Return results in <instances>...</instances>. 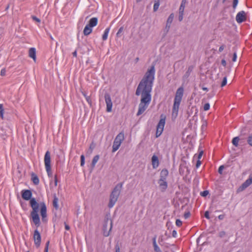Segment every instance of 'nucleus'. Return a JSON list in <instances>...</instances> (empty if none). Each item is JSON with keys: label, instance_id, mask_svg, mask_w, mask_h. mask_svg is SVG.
<instances>
[{"label": "nucleus", "instance_id": "20", "mask_svg": "<svg viewBox=\"0 0 252 252\" xmlns=\"http://www.w3.org/2000/svg\"><path fill=\"white\" fill-rule=\"evenodd\" d=\"M153 246L154 251L155 252H161V251L160 250V248L158 246L157 243H156V237H154L153 238Z\"/></svg>", "mask_w": 252, "mask_h": 252}, {"label": "nucleus", "instance_id": "15", "mask_svg": "<svg viewBox=\"0 0 252 252\" xmlns=\"http://www.w3.org/2000/svg\"><path fill=\"white\" fill-rule=\"evenodd\" d=\"M29 56L32 58L34 62H36V49L35 48L32 47L30 48L29 50Z\"/></svg>", "mask_w": 252, "mask_h": 252}, {"label": "nucleus", "instance_id": "49", "mask_svg": "<svg viewBox=\"0 0 252 252\" xmlns=\"http://www.w3.org/2000/svg\"><path fill=\"white\" fill-rule=\"evenodd\" d=\"M224 47L225 46L224 45H222L221 46H220L219 49V52H221L224 49Z\"/></svg>", "mask_w": 252, "mask_h": 252}, {"label": "nucleus", "instance_id": "47", "mask_svg": "<svg viewBox=\"0 0 252 252\" xmlns=\"http://www.w3.org/2000/svg\"><path fill=\"white\" fill-rule=\"evenodd\" d=\"M116 252H120V248L118 245L115 246Z\"/></svg>", "mask_w": 252, "mask_h": 252}, {"label": "nucleus", "instance_id": "51", "mask_svg": "<svg viewBox=\"0 0 252 252\" xmlns=\"http://www.w3.org/2000/svg\"><path fill=\"white\" fill-rule=\"evenodd\" d=\"M203 153V151H201L199 152V154H198V159H200L201 158V157H202V156Z\"/></svg>", "mask_w": 252, "mask_h": 252}, {"label": "nucleus", "instance_id": "7", "mask_svg": "<svg viewBox=\"0 0 252 252\" xmlns=\"http://www.w3.org/2000/svg\"><path fill=\"white\" fill-rule=\"evenodd\" d=\"M124 140V134L122 132L119 133L116 137L113 142L112 152H115L119 148Z\"/></svg>", "mask_w": 252, "mask_h": 252}, {"label": "nucleus", "instance_id": "33", "mask_svg": "<svg viewBox=\"0 0 252 252\" xmlns=\"http://www.w3.org/2000/svg\"><path fill=\"white\" fill-rule=\"evenodd\" d=\"M247 141H248V144L250 146H252V134L250 135L248 137Z\"/></svg>", "mask_w": 252, "mask_h": 252}, {"label": "nucleus", "instance_id": "25", "mask_svg": "<svg viewBox=\"0 0 252 252\" xmlns=\"http://www.w3.org/2000/svg\"><path fill=\"white\" fill-rule=\"evenodd\" d=\"M58 201H59L58 198L56 196H55L54 197L53 204L54 207L56 210H58L59 209Z\"/></svg>", "mask_w": 252, "mask_h": 252}, {"label": "nucleus", "instance_id": "3", "mask_svg": "<svg viewBox=\"0 0 252 252\" xmlns=\"http://www.w3.org/2000/svg\"><path fill=\"white\" fill-rule=\"evenodd\" d=\"M184 88L183 87H180L177 89L176 92L173 106L172 115H174L175 116H177L179 106L182 100Z\"/></svg>", "mask_w": 252, "mask_h": 252}, {"label": "nucleus", "instance_id": "58", "mask_svg": "<svg viewBox=\"0 0 252 252\" xmlns=\"http://www.w3.org/2000/svg\"><path fill=\"white\" fill-rule=\"evenodd\" d=\"M57 183H58V180H57V176L56 175L55 177V186H57Z\"/></svg>", "mask_w": 252, "mask_h": 252}, {"label": "nucleus", "instance_id": "19", "mask_svg": "<svg viewBox=\"0 0 252 252\" xmlns=\"http://www.w3.org/2000/svg\"><path fill=\"white\" fill-rule=\"evenodd\" d=\"M252 184V182L250 181L248 179L241 185L240 189L241 190H243L248 187L250 185Z\"/></svg>", "mask_w": 252, "mask_h": 252}, {"label": "nucleus", "instance_id": "10", "mask_svg": "<svg viewBox=\"0 0 252 252\" xmlns=\"http://www.w3.org/2000/svg\"><path fill=\"white\" fill-rule=\"evenodd\" d=\"M155 73V64L153 63L150 68L148 69L143 79H154Z\"/></svg>", "mask_w": 252, "mask_h": 252}, {"label": "nucleus", "instance_id": "14", "mask_svg": "<svg viewBox=\"0 0 252 252\" xmlns=\"http://www.w3.org/2000/svg\"><path fill=\"white\" fill-rule=\"evenodd\" d=\"M32 195V193L30 190H23L22 192V197L24 199L26 200H29L30 199Z\"/></svg>", "mask_w": 252, "mask_h": 252}, {"label": "nucleus", "instance_id": "28", "mask_svg": "<svg viewBox=\"0 0 252 252\" xmlns=\"http://www.w3.org/2000/svg\"><path fill=\"white\" fill-rule=\"evenodd\" d=\"M239 141V138L238 137H235L233 138L232 141V144L236 147H237L238 145V142Z\"/></svg>", "mask_w": 252, "mask_h": 252}, {"label": "nucleus", "instance_id": "11", "mask_svg": "<svg viewBox=\"0 0 252 252\" xmlns=\"http://www.w3.org/2000/svg\"><path fill=\"white\" fill-rule=\"evenodd\" d=\"M247 19L246 13L244 11L239 12L236 16V20L238 23H242Z\"/></svg>", "mask_w": 252, "mask_h": 252}, {"label": "nucleus", "instance_id": "37", "mask_svg": "<svg viewBox=\"0 0 252 252\" xmlns=\"http://www.w3.org/2000/svg\"><path fill=\"white\" fill-rule=\"evenodd\" d=\"M209 194V191L208 190H204L203 192H201V195L202 196H206Z\"/></svg>", "mask_w": 252, "mask_h": 252}, {"label": "nucleus", "instance_id": "2", "mask_svg": "<svg viewBox=\"0 0 252 252\" xmlns=\"http://www.w3.org/2000/svg\"><path fill=\"white\" fill-rule=\"evenodd\" d=\"M31 206L32 208V211L31 215L34 223L38 226L40 224V219L38 214V208L40 207V214L42 217V220L44 221L46 217V206L44 202H42L38 204L34 198H31L30 200Z\"/></svg>", "mask_w": 252, "mask_h": 252}, {"label": "nucleus", "instance_id": "16", "mask_svg": "<svg viewBox=\"0 0 252 252\" xmlns=\"http://www.w3.org/2000/svg\"><path fill=\"white\" fill-rule=\"evenodd\" d=\"M174 17V14L173 13H171L169 16V17H168V18L167 19V22H166V29H167V31H168V30L170 29L171 24V23H172V21L173 20Z\"/></svg>", "mask_w": 252, "mask_h": 252}, {"label": "nucleus", "instance_id": "38", "mask_svg": "<svg viewBox=\"0 0 252 252\" xmlns=\"http://www.w3.org/2000/svg\"><path fill=\"white\" fill-rule=\"evenodd\" d=\"M88 103L91 105H92V100L91 99V97L90 96H86V98H85Z\"/></svg>", "mask_w": 252, "mask_h": 252}, {"label": "nucleus", "instance_id": "34", "mask_svg": "<svg viewBox=\"0 0 252 252\" xmlns=\"http://www.w3.org/2000/svg\"><path fill=\"white\" fill-rule=\"evenodd\" d=\"M238 3V0H233L232 3V7L234 9L236 8V6Z\"/></svg>", "mask_w": 252, "mask_h": 252}, {"label": "nucleus", "instance_id": "23", "mask_svg": "<svg viewBox=\"0 0 252 252\" xmlns=\"http://www.w3.org/2000/svg\"><path fill=\"white\" fill-rule=\"evenodd\" d=\"M193 66L192 65L189 66L188 67V70L187 71V72L184 74V78H188L191 72H192V71L193 70Z\"/></svg>", "mask_w": 252, "mask_h": 252}, {"label": "nucleus", "instance_id": "8", "mask_svg": "<svg viewBox=\"0 0 252 252\" xmlns=\"http://www.w3.org/2000/svg\"><path fill=\"white\" fill-rule=\"evenodd\" d=\"M44 161L46 170L48 175L49 177L52 176L51 168V155L49 151H47L45 154Z\"/></svg>", "mask_w": 252, "mask_h": 252}, {"label": "nucleus", "instance_id": "17", "mask_svg": "<svg viewBox=\"0 0 252 252\" xmlns=\"http://www.w3.org/2000/svg\"><path fill=\"white\" fill-rule=\"evenodd\" d=\"M98 23V19L96 17H93L91 18L89 21V23L87 24L88 26L93 28L94 26H96Z\"/></svg>", "mask_w": 252, "mask_h": 252}, {"label": "nucleus", "instance_id": "1", "mask_svg": "<svg viewBox=\"0 0 252 252\" xmlns=\"http://www.w3.org/2000/svg\"><path fill=\"white\" fill-rule=\"evenodd\" d=\"M153 84L152 80H143L139 84L136 91L137 95L141 94V99L139 105L137 116L142 114L147 108L151 100L150 92Z\"/></svg>", "mask_w": 252, "mask_h": 252}, {"label": "nucleus", "instance_id": "4", "mask_svg": "<svg viewBox=\"0 0 252 252\" xmlns=\"http://www.w3.org/2000/svg\"><path fill=\"white\" fill-rule=\"evenodd\" d=\"M122 187L123 184L119 183L114 188L110 195L109 202L108 205L109 208H112L117 201L118 197L121 193Z\"/></svg>", "mask_w": 252, "mask_h": 252}, {"label": "nucleus", "instance_id": "52", "mask_svg": "<svg viewBox=\"0 0 252 252\" xmlns=\"http://www.w3.org/2000/svg\"><path fill=\"white\" fill-rule=\"evenodd\" d=\"M200 164H201V161H200V160L199 159H198L197 160L196 164V168L199 167V166L200 165Z\"/></svg>", "mask_w": 252, "mask_h": 252}, {"label": "nucleus", "instance_id": "26", "mask_svg": "<svg viewBox=\"0 0 252 252\" xmlns=\"http://www.w3.org/2000/svg\"><path fill=\"white\" fill-rule=\"evenodd\" d=\"M99 159V156L98 155H96L94 157L92 162V166L93 167H94L95 166V164L97 163Z\"/></svg>", "mask_w": 252, "mask_h": 252}, {"label": "nucleus", "instance_id": "50", "mask_svg": "<svg viewBox=\"0 0 252 252\" xmlns=\"http://www.w3.org/2000/svg\"><path fill=\"white\" fill-rule=\"evenodd\" d=\"M191 110H193L194 111V115H196L198 112V110L195 107H192L191 108Z\"/></svg>", "mask_w": 252, "mask_h": 252}, {"label": "nucleus", "instance_id": "30", "mask_svg": "<svg viewBox=\"0 0 252 252\" xmlns=\"http://www.w3.org/2000/svg\"><path fill=\"white\" fill-rule=\"evenodd\" d=\"M185 7V5L181 4L180 6L179 7V13H184Z\"/></svg>", "mask_w": 252, "mask_h": 252}, {"label": "nucleus", "instance_id": "44", "mask_svg": "<svg viewBox=\"0 0 252 252\" xmlns=\"http://www.w3.org/2000/svg\"><path fill=\"white\" fill-rule=\"evenodd\" d=\"M6 70L5 69L3 68L1 69L0 71V75L1 76H4L5 75Z\"/></svg>", "mask_w": 252, "mask_h": 252}, {"label": "nucleus", "instance_id": "35", "mask_svg": "<svg viewBox=\"0 0 252 252\" xmlns=\"http://www.w3.org/2000/svg\"><path fill=\"white\" fill-rule=\"evenodd\" d=\"M210 109V104L209 103H206L203 106V109L204 111H207Z\"/></svg>", "mask_w": 252, "mask_h": 252}, {"label": "nucleus", "instance_id": "6", "mask_svg": "<svg viewBox=\"0 0 252 252\" xmlns=\"http://www.w3.org/2000/svg\"><path fill=\"white\" fill-rule=\"evenodd\" d=\"M112 225L113 222L112 220L108 217L106 218L102 226L103 233L104 236L107 237L109 235L112 228Z\"/></svg>", "mask_w": 252, "mask_h": 252}, {"label": "nucleus", "instance_id": "57", "mask_svg": "<svg viewBox=\"0 0 252 252\" xmlns=\"http://www.w3.org/2000/svg\"><path fill=\"white\" fill-rule=\"evenodd\" d=\"M94 146L93 145V144H91L90 145V149H91V151H90L91 153L92 152V151H93V149L94 148Z\"/></svg>", "mask_w": 252, "mask_h": 252}, {"label": "nucleus", "instance_id": "43", "mask_svg": "<svg viewBox=\"0 0 252 252\" xmlns=\"http://www.w3.org/2000/svg\"><path fill=\"white\" fill-rule=\"evenodd\" d=\"M190 215V214L189 212H186L185 214H184V218L187 219H188V218L189 217Z\"/></svg>", "mask_w": 252, "mask_h": 252}, {"label": "nucleus", "instance_id": "41", "mask_svg": "<svg viewBox=\"0 0 252 252\" xmlns=\"http://www.w3.org/2000/svg\"><path fill=\"white\" fill-rule=\"evenodd\" d=\"M179 13V18H178L179 21H182L183 19L184 13Z\"/></svg>", "mask_w": 252, "mask_h": 252}, {"label": "nucleus", "instance_id": "48", "mask_svg": "<svg viewBox=\"0 0 252 252\" xmlns=\"http://www.w3.org/2000/svg\"><path fill=\"white\" fill-rule=\"evenodd\" d=\"M236 58H237V55H236V53H234L233 54V58H232V61L233 62H235L236 60Z\"/></svg>", "mask_w": 252, "mask_h": 252}, {"label": "nucleus", "instance_id": "21", "mask_svg": "<svg viewBox=\"0 0 252 252\" xmlns=\"http://www.w3.org/2000/svg\"><path fill=\"white\" fill-rule=\"evenodd\" d=\"M92 32V28L88 26L87 25L85 26L83 33L85 35H88Z\"/></svg>", "mask_w": 252, "mask_h": 252}, {"label": "nucleus", "instance_id": "12", "mask_svg": "<svg viewBox=\"0 0 252 252\" xmlns=\"http://www.w3.org/2000/svg\"><path fill=\"white\" fill-rule=\"evenodd\" d=\"M105 100L106 104V110L107 112H111L112 107V102L110 95L108 94H105L104 95Z\"/></svg>", "mask_w": 252, "mask_h": 252}, {"label": "nucleus", "instance_id": "54", "mask_svg": "<svg viewBox=\"0 0 252 252\" xmlns=\"http://www.w3.org/2000/svg\"><path fill=\"white\" fill-rule=\"evenodd\" d=\"M224 215H220L218 216V218L219 220H222L224 219Z\"/></svg>", "mask_w": 252, "mask_h": 252}, {"label": "nucleus", "instance_id": "18", "mask_svg": "<svg viewBox=\"0 0 252 252\" xmlns=\"http://www.w3.org/2000/svg\"><path fill=\"white\" fill-rule=\"evenodd\" d=\"M152 162L153 167L154 168H156L157 167H158V164H159V162H158V158L156 156L154 155L152 157Z\"/></svg>", "mask_w": 252, "mask_h": 252}, {"label": "nucleus", "instance_id": "13", "mask_svg": "<svg viewBox=\"0 0 252 252\" xmlns=\"http://www.w3.org/2000/svg\"><path fill=\"white\" fill-rule=\"evenodd\" d=\"M33 239L36 247H39L41 242V236L37 230H35L34 232Z\"/></svg>", "mask_w": 252, "mask_h": 252}, {"label": "nucleus", "instance_id": "59", "mask_svg": "<svg viewBox=\"0 0 252 252\" xmlns=\"http://www.w3.org/2000/svg\"><path fill=\"white\" fill-rule=\"evenodd\" d=\"M221 64L223 65V66H225L226 65V62L224 60H221Z\"/></svg>", "mask_w": 252, "mask_h": 252}, {"label": "nucleus", "instance_id": "53", "mask_svg": "<svg viewBox=\"0 0 252 252\" xmlns=\"http://www.w3.org/2000/svg\"><path fill=\"white\" fill-rule=\"evenodd\" d=\"M64 226H65V229L67 230H69L70 229V227L69 226L66 224L65 222H64Z\"/></svg>", "mask_w": 252, "mask_h": 252}, {"label": "nucleus", "instance_id": "63", "mask_svg": "<svg viewBox=\"0 0 252 252\" xmlns=\"http://www.w3.org/2000/svg\"><path fill=\"white\" fill-rule=\"evenodd\" d=\"M202 89L203 90L205 91H208V89L207 88L203 87V86L202 87Z\"/></svg>", "mask_w": 252, "mask_h": 252}, {"label": "nucleus", "instance_id": "24", "mask_svg": "<svg viewBox=\"0 0 252 252\" xmlns=\"http://www.w3.org/2000/svg\"><path fill=\"white\" fill-rule=\"evenodd\" d=\"M109 31H110V27L107 28L105 30V31L104 32V33L102 35V37L103 40L104 41L107 39Z\"/></svg>", "mask_w": 252, "mask_h": 252}, {"label": "nucleus", "instance_id": "5", "mask_svg": "<svg viewBox=\"0 0 252 252\" xmlns=\"http://www.w3.org/2000/svg\"><path fill=\"white\" fill-rule=\"evenodd\" d=\"M168 175V171L166 169H163L160 173V179L158 181V184L160 190L164 191L167 188V183L166 181V177Z\"/></svg>", "mask_w": 252, "mask_h": 252}, {"label": "nucleus", "instance_id": "22", "mask_svg": "<svg viewBox=\"0 0 252 252\" xmlns=\"http://www.w3.org/2000/svg\"><path fill=\"white\" fill-rule=\"evenodd\" d=\"M32 181L34 184L37 185L39 184V180L37 176L34 173L32 174Z\"/></svg>", "mask_w": 252, "mask_h": 252}, {"label": "nucleus", "instance_id": "29", "mask_svg": "<svg viewBox=\"0 0 252 252\" xmlns=\"http://www.w3.org/2000/svg\"><path fill=\"white\" fill-rule=\"evenodd\" d=\"M4 108L3 107V105L2 104H0V118L2 119H3L4 116Z\"/></svg>", "mask_w": 252, "mask_h": 252}, {"label": "nucleus", "instance_id": "42", "mask_svg": "<svg viewBox=\"0 0 252 252\" xmlns=\"http://www.w3.org/2000/svg\"><path fill=\"white\" fill-rule=\"evenodd\" d=\"M223 169H224L223 165H221L220 166L219 170H218L219 173L220 174H221Z\"/></svg>", "mask_w": 252, "mask_h": 252}, {"label": "nucleus", "instance_id": "56", "mask_svg": "<svg viewBox=\"0 0 252 252\" xmlns=\"http://www.w3.org/2000/svg\"><path fill=\"white\" fill-rule=\"evenodd\" d=\"M177 235V232L175 230H173L172 232V236L174 237H176Z\"/></svg>", "mask_w": 252, "mask_h": 252}, {"label": "nucleus", "instance_id": "60", "mask_svg": "<svg viewBox=\"0 0 252 252\" xmlns=\"http://www.w3.org/2000/svg\"><path fill=\"white\" fill-rule=\"evenodd\" d=\"M72 55L73 56V57H77V50H76L72 53Z\"/></svg>", "mask_w": 252, "mask_h": 252}, {"label": "nucleus", "instance_id": "64", "mask_svg": "<svg viewBox=\"0 0 252 252\" xmlns=\"http://www.w3.org/2000/svg\"><path fill=\"white\" fill-rule=\"evenodd\" d=\"M50 38H51V40H54L53 37L51 35H50Z\"/></svg>", "mask_w": 252, "mask_h": 252}, {"label": "nucleus", "instance_id": "31", "mask_svg": "<svg viewBox=\"0 0 252 252\" xmlns=\"http://www.w3.org/2000/svg\"><path fill=\"white\" fill-rule=\"evenodd\" d=\"M85 164V157L83 155L81 156V166H83Z\"/></svg>", "mask_w": 252, "mask_h": 252}, {"label": "nucleus", "instance_id": "40", "mask_svg": "<svg viewBox=\"0 0 252 252\" xmlns=\"http://www.w3.org/2000/svg\"><path fill=\"white\" fill-rule=\"evenodd\" d=\"M32 18L33 19V20H34L37 22H38V23L40 22V20L39 18H38L37 17H36V16H32Z\"/></svg>", "mask_w": 252, "mask_h": 252}, {"label": "nucleus", "instance_id": "9", "mask_svg": "<svg viewBox=\"0 0 252 252\" xmlns=\"http://www.w3.org/2000/svg\"><path fill=\"white\" fill-rule=\"evenodd\" d=\"M165 123V116H160V119L157 127L156 137H159L162 133Z\"/></svg>", "mask_w": 252, "mask_h": 252}, {"label": "nucleus", "instance_id": "32", "mask_svg": "<svg viewBox=\"0 0 252 252\" xmlns=\"http://www.w3.org/2000/svg\"><path fill=\"white\" fill-rule=\"evenodd\" d=\"M124 30V28L123 27H121L118 30L117 33V36L120 37L121 36V33L123 32Z\"/></svg>", "mask_w": 252, "mask_h": 252}, {"label": "nucleus", "instance_id": "36", "mask_svg": "<svg viewBox=\"0 0 252 252\" xmlns=\"http://www.w3.org/2000/svg\"><path fill=\"white\" fill-rule=\"evenodd\" d=\"M176 224L179 227L181 226L182 224V222L180 220L177 219L176 221Z\"/></svg>", "mask_w": 252, "mask_h": 252}, {"label": "nucleus", "instance_id": "45", "mask_svg": "<svg viewBox=\"0 0 252 252\" xmlns=\"http://www.w3.org/2000/svg\"><path fill=\"white\" fill-rule=\"evenodd\" d=\"M227 84V80H223L221 83V87H223Z\"/></svg>", "mask_w": 252, "mask_h": 252}, {"label": "nucleus", "instance_id": "61", "mask_svg": "<svg viewBox=\"0 0 252 252\" xmlns=\"http://www.w3.org/2000/svg\"><path fill=\"white\" fill-rule=\"evenodd\" d=\"M186 3H187V0H182L181 4L185 5Z\"/></svg>", "mask_w": 252, "mask_h": 252}, {"label": "nucleus", "instance_id": "46", "mask_svg": "<svg viewBox=\"0 0 252 252\" xmlns=\"http://www.w3.org/2000/svg\"><path fill=\"white\" fill-rule=\"evenodd\" d=\"M204 216L206 218H207V219H210V217H209V213L208 211H206L205 212V214H204Z\"/></svg>", "mask_w": 252, "mask_h": 252}, {"label": "nucleus", "instance_id": "39", "mask_svg": "<svg viewBox=\"0 0 252 252\" xmlns=\"http://www.w3.org/2000/svg\"><path fill=\"white\" fill-rule=\"evenodd\" d=\"M49 245V241H47L46 244L44 252H48V247Z\"/></svg>", "mask_w": 252, "mask_h": 252}, {"label": "nucleus", "instance_id": "62", "mask_svg": "<svg viewBox=\"0 0 252 252\" xmlns=\"http://www.w3.org/2000/svg\"><path fill=\"white\" fill-rule=\"evenodd\" d=\"M81 92H82V94H83V95L84 96V97L85 98H86V96H88V95H87V94H86L85 93V92H83V91H82Z\"/></svg>", "mask_w": 252, "mask_h": 252}, {"label": "nucleus", "instance_id": "55", "mask_svg": "<svg viewBox=\"0 0 252 252\" xmlns=\"http://www.w3.org/2000/svg\"><path fill=\"white\" fill-rule=\"evenodd\" d=\"M225 234V233L224 231H221L219 235H220V236L222 237H223V236H224Z\"/></svg>", "mask_w": 252, "mask_h": 252}, {"label": "nucleus", "instance_id": "27", "mask_svg": "<svg viewBox=\"0 0 252 252\" xmlns=\"http://www.w3.org/2000/svg\"><path fill=\"white\" fill-rule=\"evenodd\" d=\"M159 4H160V3H159V0H158L157 1H155V4L154 5V8H153V10L154 12H156L158 10V9L159 8Z\"/></svg>", "mask_w": 252, "mask_h": 252}]
</instances>
